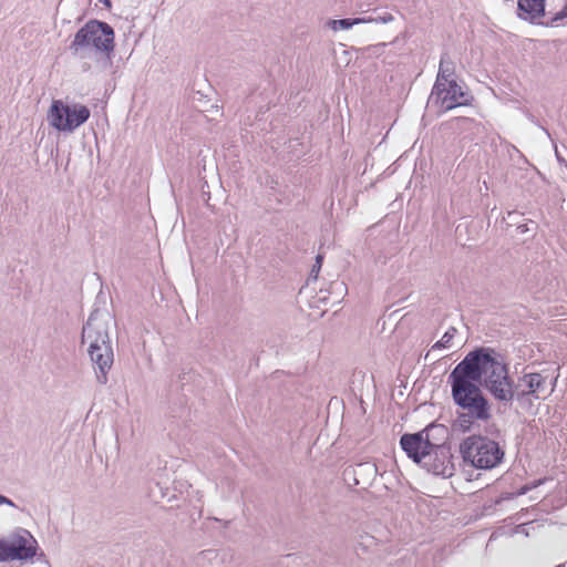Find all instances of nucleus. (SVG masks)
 <instances>
[{
	"label": "nucleus",
	"instance_id": "f257e3e1",
	"mask_svg": "<svg viewBox=\"0 0 567 567\" xmlns=\"http://www.w3.org/2000/svg\"><path fill=\"white\" fill-rule=\"evenodd\" d=\"M461 363L474 370L473 378L495 400L505 403L514 400L513 381L509 379L506 363L494 349L480 348L471 351Z\"/></svg>",
	"mask_w": 567,
	"mask_h": 567
},
{
	"label": "nucleus",
	"instance_id": "f03ea898",
	"mask_svg": "<svg viewBox=\"0 0 567 567\" xmlns=\"http://www.w3.org/2000/svg\"><path fill=\"white\" fill-rule=\"evenodd\" d=\"M473 374V369L460 362L449 375L452 399L463 410L460 421L465 429H470L475 421L486 422L492 417L491 404Z\"/></svg>",
	"mask_w": 567,
	"mask_h": 567
},
{
	"label": "nucleus",
	"instance_id": "7ed1b4c3",
	"mask_svg": "<svg viewBox=\"0 0 567 567\" xmlns=\"http://www.w3.org/2000/svg\"><path fill=\"white\" fill-rule=\"evenodd\" d=\"M113 324H115L114 318L109 310L95 308L82 329V343H89L87 352L100 384L107 382V372L114 361L109 334Z\"/></svg>",
	"mask_w": 567,
	"mask_h": 567
},
{
	"label": "nucleus",
	"instance_id": "20e7f679",
	"mask_svg": "<svg viewBox=\"0 0 567 567\" xmlns=\"http://www.w3.org/2000/svg\"><path fill=\"white\" fill-rule=\"evenodd\" d=\"M114 49V31L106 22L90 20L74 35L69 50L72 55L84 60L95 53L110 54Z\"/></svg>",
	"mask_w": 567,
	"mask_h": 567
},
{
	"label": "nucleus",
	"instance_id": "39448f33",
	"mask_svg": "<svg viewBox=\"0 0 567 567\" xmlns=\"http://www.w3.org/2000/svg\"><path fill=\"white\" fill-rule=\"evenodd\" d=\"M460 452L464 462L481 470L496 467L504 457V451L497 442L481 435H472L463 440Z\"/></svg>",
	"mask_w": 567,
	"mask_h": 567
},
{
	"label": "nucleus",
	"instance_id": "423d86ee",
	"mask_svg": "<svg viewBox=\"0 0 567 567\" xmlns=\"http://www.w3.org/2000/svg\"><path fill=\"white\" fill-rule=\"evenodd\" d=\"M557 377L549 379L548 374L539 372L524 373L518 378L517 383L513 384L514 399L518 402L530 403V398L535 400L547 399L555 390Z\"/></svg>",
	"mask_w": 567,
	"mask_h": 567
},
{
	"label": "nucleus",
	"instance_id": "0eeeda50",
	"mask_svg": "<svg viewBox=\"0 0 567 567\" xmlns=\"http://www.w3.org/2000/svg\"><path fill=\"white\" fill-rule=\"evenodd\" d=\"M90 110L80 103L72 105L54 100L48 113L49 124L58 131L73 132L90 117Z\"/></svg>",
	"mask_w": 567,
	"mask_h": 567
},
{
	"label": "nucleus",
	"instance_id": "6e6552de",
	"mask_svg": "<svg viewBox=\"0 0 567 567\" xmlns=\"http://www.w3.org/2000/svg\"><path fill=\"white\" fill-rule=\"evenodd\" d=\"M435 432L444 434L446 430L443 425L431 424L417 433L403 434L400 445L410 458L421 465L431 449L440 441Z\"/></svg>",
	"mask_w": 567,
	"mask_h": 567
},
{
	"label": "nucleus",
	"instance_id": "1a4fd4ad",
	"mask_svg": "<svg viewBox=\"0 0 567 567\" xmlns=\"http://www.w3.org/2000/svg\"><path fill=\"white\" fill-rule=\"evenodd\" d=\"M38 542L27 529H21L10 542H0V561L29 560L37 555Z\"/></svg>",
	"mask_w": 567,
	"mask_h": 567
},
{
	"label": "nucleus",
	"instance_id": "9d476101",
	"mask_svg": "<svg viewBox=\"0 0 567 567\" xmlns=\"http://www.w3.org/2000/svg\"><path fill=\"white\" fill-rule=\"evenodd\" d=\"M452 460L453 455L450 447L439 441L433 449H431L421 466L434 475L451 477L455 471Z\"/></svg>",
	"mask_w": 567,
	"mask_h": 567
},
{
	"label": "nucleus",
	"instance_id": "9b49d317",
	"mask_svg": "<svg viewBox=\"0 0 567 567\" xmlns=\"http://www.w3.org/2000/svg\"><path fill=\"white\" fill-rule=\"evenodd\" d=\"M436 101L441 102V107L444 111H450L456 106L468 105L472 96L456 81L447 82L445 90L442 91L441 97L435 96Z\"/></svg>",
	"mask_w": 567,
	"mask_h": 567
},
{
	"label": "nucleus",
	"instance_id": "f8f14e48",
	"mask_svg": "<svg viewBox=\"0 0 567 567\" xmlns=\"http://www.w3.org/2000/svg\"><path fill=\"white\" fill-rule=\"evenodd\" d=\"M455 63L447 53H443L440 60L439 72L435 84L432 90L431 97H441L442 91L445 90L447 82L455 81Z\"/></svg>",
	"mask_w": 567,
	"mask_h": 567
},
{
	"label": "nucleus",
	"instance_id": "ddd939ff",
	"mask_svg": "<svg viewBox=\"0 0 567 567\" xmlns=\"http://www.w3.org/2000/svg\"><path fill=\"white\" fill-rule=\"evenodd\" d=\"M378 468L371 462L355 464L344 471L346 475H352L354 485H369L377 476Z\"/></svg>",
	"mask_w": 567,
	"mask_h": 567
},
{
	"label": "nucleus",
	"instance_id": "4468645a",
	"mask_svg": "<svg viewBox=\"0 0 567 567\" xmlns=\"http://www.w3.org/2000/svg\"><path fill=\"white\" fill-rule=\"evenodd\" d=\"M546 0H518L517 11L522 19H539L546 16Z\"/></svg>",
	"mask_w": 567,
	"mask_h": 567
},
{
	"label": "nucleus",
	"instance_id": "2eb2a0df",
	"mask_svg": "<svg viewBox=\"0 0 567 567\" xmlns=\"http://www.w3.org/2000/svg\"><path fill=\"white\" fill-rule=\"evenodd\" d=\"M456 329L454 327H451L442 337L441 340H439L437 342H435L432 348L427 351V353L425 354V360H432V361H436L439 360L437 355H435V351L436 350H441V349H450L452 348L453 343H452V340L456 333Z\"/></svg>",
	"mask_w": 567,
	"mask_h": 567
},
{
	"label": "nucleus",
	"instance_id": "dca6fc26",
	"mask_svg": "<svg viewBox=\"0 0 567 567\" xmlns=\"http://www.w3.org/2000/svg\"><path fill=\"white\" fill-rule=\"evenodd\" d=\"M369 20H364L362 18H354V19H339V20H329L328 21V27L333 30V31H338V30H348L350 29L351 27L353 25H357V24H361V23H367Z\"/></svg>",
	"mask_w": 567,
	"mask_h": 567
},
{
	"label": "nucleus",
	"instance_id": "f3484780",
	"mask_svg": "<svg viewBox=\"0 0 567 567\" xmlns=\"http://www.w3.org/2000/svg\"><path fill=\"white\" fill-rule=\"evenodd\" d=\"M364 20H369L367 23H389L394 20V17L390 12H381L375 16L364 17Z\"/></svg>",
	"mask_w": 567,
	"mask_h": 567
},
{
	"label": "nucleus",
	"instance_id": "a211bd4d",
	"mask_svg": "<svg viewBox=\"0 0 567 567\" xmlns=\"http://www.w3.org/2000/svg\"><path fill=\"white\" fill-rule=\"evenodd\" d=\"M536 228H537V225L533 220H529V223H524V224L517 225L518 234H520V235L528 234L530 237L534 236Z\"/></svg>",
	"mask_w": 567,
	"mask_h": 567
},
{
	"label": "nucleus",
	"instance_id": "6ab92c4d",
	"mask_svg": "<svg viewBox=\"0 0 567 567\" xmlns=\"http://www.w3.org/2000/svg\"><path fill=\"white\" fill-rule=\"evenodd\" d=\"M567 18V2L565 3L564 8L556 12L551 18V23L560 21L563 19Z\"/></svg>",
	"mask_w": 567,
	"mask_h": 567
},
{
	"label": "nucleus",
	"instance_id": "aec40b11",
	"mask_svg": "<svg viewBox=\"0 0 567 567\" xmlns=\"http://www.w3.org/2000/svg\"><path fill=\"white\" fill-rule=\"evenodd\" d=\"M520 214L517 213V212H508L507 213V218L509 220V225H518L520 224L518 218H519Z\"/></svg>",
	"mask_w": 567,
	"mask_h": 567
},
{
	"label": "nucleus",
	"instance_id": "412c9836",
	"mask_svg": "<svg viewBox=\"0 0 567 567\" xmlns=\"http://www.w3.org/2000/svg\"><path fill=\"white\" fill-rule=\"evenodd\" d=\"M322 259H323V257H322L321 255H318V256L316 257V264L313 265V267H312V269H311V275H313V274H316V275H317V274H318V271H319V270H320V268H321Z\"/></svg>",
	"mask_w": 567,
	"mask_h": 567
},
{
	"label": "nucleus",
	"instance_id": "4be33fe9",
	"mask_svg": "<svg viewBox=\"0 0 567 567\" xmlns=\"http://www.w3.org/2000/svg\"><path fill=\"white\" fill-rule=\"evenodd\" d=\"M0 505L16 506V504L8 497L0 494Z\"/></svg>",
	"mask_w": 567,
	"mask_h": 567
},
{
	"label": "nucleus",
	"instance_id": "5701e85b",
	"mask_svg": "<svg viewBox=\"0 0 567 567\" xmlns=\"http://www.w3.org/2000/svg\"><path fill=\"white\" fill-rule=\"evenodd\" d=\"M99 1L102 2L106 7H111V0H99Z\"/></svg>",
	"mask_w": 567,
	"mask_h": 567
}]
</instances>
